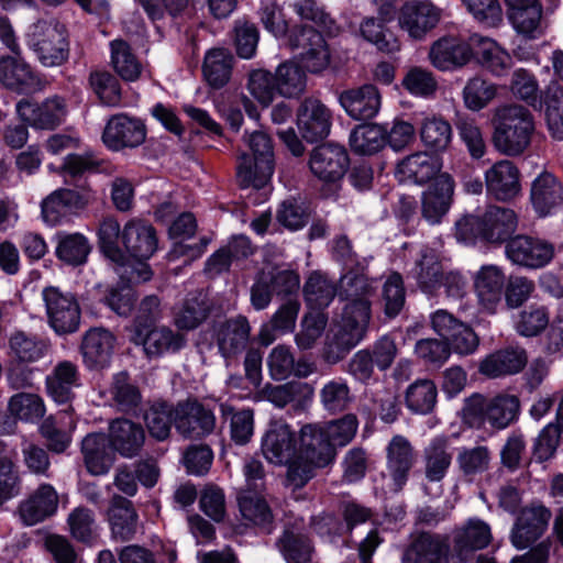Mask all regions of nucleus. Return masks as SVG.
Instances as JSON below:
<instances>
[{"label":"nucleus","mask_w":563,"mask_h":563,"mask_svg":"<svg viewBox=\"0 0 563 563\" xmlns=\"http://www.w3.org/2000/svg\"><path fill=\"white\" fill-rule=\"evenodd\" d=\"M114 451L103 433L87 434L81 442V453L88 472L95 476L107 474L114 463Z\"/></svg>","instance_id":"obj_32"},{"label":"nucleus","mask_w":563,"mask_h":563,"mask_svg":"<svg viewBox=\"0 0 563 563\" xmlns=\"http://www.w3.org/2000/svg\"><path fill=\"white\" fill-rule=\"evenodd\" d=\"M74 428L75 422L71 416L64 412L46 418L40 426V433L46 440L51 451L62 453L71 442V431Z\"/></svg>","instance_id":"obj_43"},{"label":"nucleus","mask_w":563,"mask_h":563,"mask_svg":"<svg viewBox=\"0 0 563 563\" xmlns=\"http://www.w3.org/2000/svg\"><path fill=\"white\" fill-rule=\"evenodd\" d=\"M496 93L497 88L494 84L481 77H473L463 89V99L466 108L479 111L496 97Z\"/></svg>","instance_id":"obj_63"},{"label":"nucleus","mask_w":563,"mask_h":563,"mask_svg":"<svg viewBox=\"0 0 563 563\" xmlns=\"http://www.w3.org/2000/svg\"><path fill=\"white\" fill-rule=\"evenodd\" d=\"M278 547L287 563H313V547L301 532L286 530Z\"/></svg>","instance_id":"obj_49"},{"label":"nucleus","mask_w":563,"mask_h":563,"mask_svg":"<svg viewBox=\"0 0 563 563\" xmlns=\"http://www.w3.org/2000/svg\"><path fill=\"white\" fill-rule=\"evenodd\" d=\"M16 112L22 121L36 129H53L58 125L66 114L65 102L59 97L35 104L22 100L16 104Z\"/></svg>","instance_id":"obj_26"},{"label":"nucleus","mask_w":563,"mask_h":563,"mask_svg":"<svg viewBox=\"0 0 563 563\" xmlns=\"http://www.w3.org/2000/svg\"><path fill=\"white\" fill-rule=\"evenodd\" d=\"M108 441L112 451L122 457L132 459L139 455L144 445L145 431L132 420L115 419L110 424Z\"/></svg>","instance_id":"obj_28"},{"label":"nucleus","mask_w":563,"mask_h":563,"mask_svg":"<svg viewBox=\"0 0 563 563\" xmlns=\"http://www.w3.org/2000/svg\"><path fill=\"white\" fill-rule=\"evenodd\" d=\"M11 353L22 362H36L47 351V343L23 331L14 332L9 341Z\"/></svg>","instance_id":"obj_59"},{"label":"nucleus","mask_w":563,"mask_h":563,"mask_svg":"<svg viewBox=\"0 0 563 563\" xmlns=\"http://www.w3.org/2000/svg\"><path fill=\"white\" fill-rule=\"evenodd\" d=\"M476 55L482 65L496 76H501L511 67V56L495 41L486 37L478 40Z\"/></svg>","instance_id":"obj_51"},{"label":"nucleus","mask_w":563,"mask_h":563,"mask_svg":"<svg viewBox=\"0 0 563 563\" xmlns=\"http://www.w3.org/2000/svg\"><path fill=\"white\" fill-rule=\"evenodd\" d=\"M108 521L115 540H131L137 530V514L132 503L122 496H114L108 509Z\"/></svg>","instance_id":"obj_37"},{"label":"nucleus","mask_w":563,"mask_h":563,"mask_svg":"<svg viewBox=\"0 0 563 563\" xmlns=\"http://www.w3.org/2000/svg\"><path fill=\"white\" fill-rule=\"evenodd\" d=\"M506 276L496 265H483L473 276L474 290L479 307L488 312L496 313L503 306Z\"/></svg>","instance_id":"obj_19"},{"label":"nucleus","mask_w":563,"mask_h":563,"mask_svg":"<svg viewBox=\"0 0 563 563\" xmlns=\"http://www.w3.org/2000/svg\"><path fill=\"white\" fill-rule=\"evenodd\" d=\"M454 188L455 181L453 177L444 172L422 192L421 211L423 218L429 223H439L448 213L452 203Z\"/></svg>","instance_id":"obj_20"},{"label":"nucleus","mask_w":563,"mask_h":563,"mask_svg":"<svg viewBox=\"0 0 563 563\" xmlns=\"http://www.w3.org/2000/svg\"><path fill=\"white\" fill-rule=\"evenodd\" d=\"M443 162L427 151H417L398 162L395 176L399 181L424 185L442 173Z\"/></svg>","instance_id":"obj_18"},{"label":"nucleus","mask_w":563,"mask_h":563,"mask_svg":"<svg viewBox=\"0 0 563 563\" xmlns=\"http://www.w3.org/2000/svg\"><path fill=\"white\" fill-rule=\"evenodd\" d=\"M10 413L20 420L34 422L45 415L43 399L31 393H19L13 395L8 404Z\"/></svg>","instance_id":"obj_61"},{"label":"nucleus","mask_w":563,"mask_h":563,"mask_svg":"<svg viewBox=\"0 0 563 563\" xmlns=\"http://www.w3.org/2000/svg\"><path fill=\"white\" fill-rule=\"evenodd\" d=\"M551 511L543 505H531L521 510L511 530V543L523 550L536 542L547 531Z\"/></svg>","instance_id":"obj_17"},{"label":"nucleus","mask_w":563,"mask_h":563,"mask_svg":"<svg viewBox=\"0 0 563 563\" xmlns=\"http://www.w3.org/2000/svg\"><path fill=\"white\" fill-rule=\"evenodd\" d=\"M360 32L365 41L375 45L382 52L390 54L400 49L397 37L385 29L383 22L375 18H366L360 25Z\"/></svg>","instance_id":"obj_62"},{"label":"nucleus","mask_w":563,"mask_h":563,"mask_svg":"<svg viewBox=\"0 0 563 563\" xmlns=\"http://www.w3.org/2000/svg\"><path fill=\"white\" fill-rule=\"evenodd\" d=\"M437 401V387L428 379H419L412 383L406 391V405L416 413L430 412Z\"/></svg>","instance_id":"obj_60"},{"label":"nucleus","mask_w":563,"mask_h":563,"mask_svg":"<svg viewBox=\"0 0 563 563\" xmlns=\"http://www.w3.org/2000/svg\"><path fill=\"white\" fill-rule=\"evenodd\" d=\"M310 394L308 384L290 382L283 385H266L256 396L258 400H267L277 408H285L289 404L298 401L305 393Z\"/></svg>","instance_id":"obj_58"},{"label":"nucleus","mask_w":563,"mask_h":563,"mask_svg":"<svg viewBox=\"0 0 563 563\" xmlns=\"http://www.w3.org/2000/svg\"><path fill=\"white\" fill-rule=\"evenodd\" d=\"M442 273L439 253L431 247H422L409 269V274L417 280L419 287L430 294L440 287Z\"/></svg>","instance_id":"obj_36"},{"label":"nucleus","mask_w":563,"mask_h":563,"mask_svg":"<svg viewBox=\"0 0 563 563\" xmlns=\"http://www.w3.org/2000/svg\"><path fill=\"white\" fill-rule=\"evenodd\" d=\"M492 462V452L486 445L463 446L456 454V464L463 476L474 478L485 473Z\"/></svg>","instance_id":"obj_50"},{"label":"nucleus","mask_w":563,"mask_h":563,"mask_svg":"<svg viewBox=\"0 0 563 563\" xmlns=\"http://www.w3.org/2000/svg\"><path fill=\"white\" fill-rule=\"evenodd\" d=\"M555 254L554 245L526 235L511 239L506 245L508 260L528 269L543 268L551 263Z\"/></svg>","instance_id":"obj_12"},{"label":"nucleus","mask_w":563,"mask_h":563,"mask_svg":"<svg viewBox=\"0 0 563 563\" xmlns=\"http://www.w3.org/2000/svg\"><path fill=\"white\" fill-rule=\"evenodd\" d=\"M548 129L555 140H563V88L551 82L543 93Z\"/></svg>","instance_id":"obj_47"},{"label":"nucleus","mask_w":563,"mask_h":563,"mask_svg":"<svg viewBox=\"0 0 563 563\" xmlns=\"http://www.w3.org/2000/svg\"><path fill=\"white\" fill-rule=\"evenodd\" d=\"M375 286L365 275L345 274L340 282L339 298L344 301L332 339L325 344L324 358L331 364L341 361L366 335L371 320V298Z\"/></svg>","instance_id":"obj_2"},{"label":"nucleus","mask_w":563,"mask_h":563,"mask_svg":"<svg viewBox=\"0 0 563 563\" xmlns=\"http://www.w3.org/2000/svg\"><path fill=\"white\" fill-rule=\"evenodd\" d=\"M115 345V336L103 328L88 330L80 351L85 365L90 369L104 368L110 364Z\"/></svg>","instance_id":"obj_27"},{"label":"nucleus","mask_w":563,"mask_h":563,"mask_svg":"<svg viewBox=\"0 0 563 563\" xmlns=\"http://www.w3.org/2000/svg\"><path fill=\"white\" fill-rule=\"evenodd\" d=\"M528 363V356L521 347H507L495 351L484 357L478 371L489 378H498L520 373Z\"/></svg>","instance_id":"obj_31"},{"label":"nucleus","mask_w":563,"mask_h":563,"mask_svg":"<svg viewBox=\"0 0 563 563\" xmlns=\"http://www.w3.org/2000/svg\"><path fill=\"white\" fill-rule=\"evenodd\" d=\"M492 541V531L485 521L472 518L452 532V551L466 560L474 551L486 548Z\"/></svg>","instance_id":"obj_24"},{"label":"nucleus","mask_w":563,"mask_h":563,"mask_svg":"<svg viewBox=\"0 0 563 563\" xmlns=\"http://www.w3.org/2000/svg\"><path fill=\"white\" fill-rule=\"evenodd\" d=\"M471 57V46L453 36L439 38L431 45L429 52L431 64L442 71L461 68L470 62Z\"/></svg>","instance_id":"obj_29"},{"label":"nucleus","mask_w":563,"mask_h":563,"mask_svg":"<svg viewBox=\"0 0 563 563\" xmlns=\"http://www.w3.org/2000/svg\"><path fill=\"white\" fill-rule=\"evenodd\" d=\"M243 140L250 153L240 156L238 180L244 188H262L274 173V148L272 139L263 131L245 132Z\"/></svg>","instance_id":"obj_5"},{"label":"nucleus","mask_w":563,"mask_h":563,"mask_svg":"<svg viewBox=\"0 0 563 563\" xmlns=\"http://www.w3.org/2000/svg\"><path fill=\"white\" fill-rule=\"evenodd\" d=\"M422 144L432 152L442 153L452 142L451 124L440 115L431 114L422 119L419 128Z\"/></svg>","instance_id":"obj_42"},{"label":"nucleus","mask_w":563,"mask_h":563,"mask_svg":"<svg viewBox=\"0 0 563 563\" xmlns=\"http://www.w3.org/2000/svg\"><path fill=\"white\" fill-rule=\"evenodd\" d=\"M517 223V214L512 209L489 206L481 214L460 219L455 225V235L463 243H473L478 239L501 243L516 231Z\"/></svg>","instance_id":"obj_4"},{"label":"nucleus","mask_w":563,"mask_h":563,"mask_svg":"<svg viewBox=\"0 0 563 563\" xmlns=\"http://www.w3.org/2000/svg\"><path fill=\"white\" fill-rule=\"evenodd\" d=\"M520 402L517 396L500 394L490 399L474 396L465 408V415L472 423L488 422L496 429H505L512 423L519 413Z\"/></svg>","instance_id":"obj_8"},{"label":"nucleus","mask_w":563,"mask_h":563,"mask_svg":"<svg viewBox=\"0 0 563 563\" xmlns=\"http://www.w3.org/2000/svg\"><path fill=\"white\" fill-rule=\"evenodd\" d=\"M146 139V126L142 120L125 113L112 115L103 130L102 141L111 151L135 148Z\"/></svg>","instance_id":"obj_11"},{"label":"nucleus","mask_w":563,"mask_h":563,"mask_svg":"<svg viewBox=\"0 0 563 563\" xmlns=\"http://www.w3.org/2000/svg\"><path fill=\"white\" fill-rule=\"evenodd\" d=\"M46 386L56 402L69 401L74 396V389L80 386L78 367L69 361L58 363L46 377Z\"/></svg>","instance_id":"obj_39"},{"label":"nucleus","mask_w":563,"mask_h":563,"mask_svg":"<svg viewBox=\"0 0 563 563\" xmlns=\"http://www.w3.org/2000/svg\"><path fill=\"white\" fill-rule=\"evenodd\" d=\"M111 64L118 75L128 81L136 80L142 71V65L133 54L130 45L123 40L110 42Z\"/></svg>","instance_id":"obj_48"},{"label":"nucleus","mask_w":563,"mask_h":563,"mask_svg":"<svg viewBox=\"0 0 563 563\" xmlns=\"http://www.w3.org/2000/svg\"><path fill=\"white\" fill-rule=\"evenodd\" d=\"M277 92L285 98H297L306 89V74L294 63L278 66L275 75Z\"/></svg>","instance_id":"obj_54"},{"label":"nucleus","mask_w":563,"mask_h":563,"mask_svg":"<svg viewBox=\"0 0 563 563\" xmlns=\"http://www.w3.org/2000/svg\"><path fill=\"white\" fill-rule=\"evenodd\" d=\"M299 454L306 462L318 468H323L334 462L336 450L324 437L319 424L310 423L300 429Z\"/></svg>","instance_id":"obj_25"},{"label":"nucleus","mask_w":563,"mask_h":563,"mask_svg":"<svg viewBox=\"0 0 563 563\" xmlns=\"http://www.w3.org/2000/svg\"><path fill=\"white\" fill-rule=\"evenodd\" d=\"M89 252L88 240L80 233L59 234L57 236L56 255L69 265L85 263Z\"/></svg>","instance_id":"obj_57"},{"label":"nucleus","mask_w":563,"mask_h":563,"mask_svg":"<svg viewBox=\"0 0 563 563\" xmlns=\"http://www.w3.org/2000/svg\"><path fill=\"white\" fill-rule=\"evenodd\" d=\"M47 323L57 335H67L79 330L81 310L77 298L58 287L42 290Z\"/></svg>","instance_id":"obj_7"},{"label":"nucleus","mask_w":563,"mask_h":563,"mask_svg":"<svg viewBox=\"0 0 563 563\" xmlns=\"http://www.w3.org/2000/svg\"><path fill=\"white\" fill-rule=\"evenodd\" d=\"M318 424L335 450L336 446L347 445L354 439L358 429V420L353 413Z\"/></svg>","instance_id":"obj_56"},{"label":"nucleus","mask_w":563,"mask_h":563,"mask_svg":"<svg viewBox=\"0 0 563 563\" xmlns=\"http://www.w3.org/2000/svg\"><path fill=\"white\" fill-rule=\"evenodd\" d=\"M386 145V129L378 124L360 125L350 134L351 150L360 155H372Z\"/></svg>","instance_id":"obj_46"},{"label":"nucleus","mask_w":563,"mask_h":563,"mask_svg":"<svg viewBox=\"0 0 563 563\" xmlns=\"http://www.w3.org/2000/svg\"><path fill=\"white\" fill-rule=\"evenodd\" d=\"M319 396L323 409L330 413L345 410L353 400L350 386L343 378L327 382L320 389Z\"/></svg>","instance_id":"obj_55"},{"label":"nucleus","mask_w":563,"mask_h":563,"mask_svg":"<svg viewBox=\"0 0 563 563\" xmlns=\"http://www.w3.org/2000/svg\"><path fill=\"white\" fill-rule=\"evenodd\" d=\"M297 444L292 427L283 420H273L262 435L261 451L268 463L286 465L299 454Z\"/></svg>","instance_id":"obj_9"},{"label":"nucleus","mask_w":563,"mask_h":563,"mask_svg":"<svg viewBox=\"0 0 563 563\" xmlns=\"http://www.w3.org/2000/svg\"><path fill=\"white\" fill-rule=\"evenodd\" d=\"M250 325L245 318L227 321L218 333V345L224 357L232 356L246 346Z\"/></svg>","instance_id":"obj_45"},{"label":"nucleus","mask_w":563,"mask_h":563,"mask_svg":"<svg viewBox=\"0 0 563 563\" xmlns=\"http://www.w3.org/2000/svg\"><path fill=\"white\" fill-rule=\"evenodd\" d=\"M423 472L429 482L440 483L448 474L453 451L448 438L437 437L423 449Z\"/></svg>","instance_id":"obj_33"},{"label":"nucleus","mask_w":563,"mask_h":563,"mask_svg":"<svg viewBox=\"0 0 563 563\" xmlns=\"http://www.w3.org/2000/svg\"><path fill=\"white\" fill-rule=\"evenodd\" d=\"M174 426L184 438L201 439L213 432L216 416L199 401L186 400L174 408Z\"/></svg>","instance_id":"obj_10"},{"label":"nucleus","mask_w":563,"mask_h":563,"mask_svg":"<svg viewBox=\"0 0 563 563\" xmlns=\"http://www.w3.org/2000/svg\"><path fill=\"white\" fill-rule=\"evenodd\" d=\"M415 463L413 448L402 435H395L386 448L388 488L398 493L406 485Z\"/></svg>","instance_id":"obj_14"},{"label":"nucleus","mask_w":563,"mask_h":563,"mask_svg":"<svg viewBox=\"0 0 563 563\" xmlns=\"http://www.w3.org/2000/svg\"><path fill=\"white\" fill-rule=\"evenodd\" d=\"M493 124V143L500 154L517 157L530 147L536 123L532 113L526 107L504 104L496 108Z\"/></svg>","instance_id":"obj_3"},{"label":"nucleus","mask_w":563,"mask_h":563,"mask_svg":"<svg viewBox=\"0 0 563 563\" xmlns=\"http://www.w3.org/2000/svg\"><path fill=\"white\" fill-rule=\"evenodd\" d=\"M208 317V306L201 295L191 296L175 310L174 323L180 330H194Z\"/></svg>","instance_id":"obj_52"},{"label":"nucleus","mask_w":563,"mask_h":563,"mask_svg":"<svg viewBox=\"0 0 563 563\" xmlns=\"http://www.w3.org/2000/svg\"><path fill=\"white\" fill-rule=\"evenodd\" d=\"M87 200L71 189H57L42 202L43 220L49 225H56L68 212L81 209Z\"/></svg>","instance_id":"obj_38"},{"label":"nucleus","mask_w":563,"mask_h":563,"mask_svg":"<svg viewBox=\"0 0 563 563\" xmlns=\"http://www.w3.org/2000/svg\"><path fill=\"white\" fill-rule=\"evenodd\" d=\"M448 552L449 544L443 537L421 533L404 552L402 563H441Z\"/></svg>","instance_id":"obj_35"},{"label":"nucleus","mask_w":563,"mask_h":563,"mask_svg":"<svg viewBox=\"0 0 563 563\" xmlns=\"http://www.w3.org/2000/svg\"><path fill=\"white\" fill-rule=\"evenodd\" d=\"M347 167L349 156L343 146L323 144L310 154V172L323 183H336L345 175Z\"/></svg>","instance_id":"obj_15"},{"label":"nucleus","mask_w":563,"mask_h":563,"mask_svg":"<svg viewBox=\"0 0 563 563\" xmlns=\"http://www.w3.org/2000/svg\"><path fill=\"white\" fill-rule=\"evenodd\" d=\"M25 43L38 62L46 67L64 64L69 55L66 26L57 20H38L29 25Z\"/></svg>","instance_id":"obj_6"},{"label":"nucleus","mask_w":563,"mask_h":563,"mask_svg":"<svg viewBox=\"0 0 563 563\" xmlns=\"http://www.w3.org/2000/svg\"><path fill=\"white\" fill-rule=\"evenodd\" d=\"M440 21V10L429 2L405 3L398 14V24L411 38L421 40Z\"/></svg>","instance_id":"obj_23"},{"label":"nucleus","mask_w":563,"mask_h":563,"mask_svg":"<svg viewBox=\"0 0 563 563\" xmlns=\"http://www.w3.org/2000/svg\"><path fill=\"white\" fill-rule=\"evenodd\" d=\"M57 505L56 490L49 484H44L21 504L20 517L26 526H34L52 516L56 511Z\"/></svg>","instance_id":"obj_34"},{"label":"nucleus","mask_w":563,"mask_h":563,"mask_svg":"<svg viewBox=\"0 0 563 563\" xmlns=\"http://www.w3.org/2000/svg\"><path fill=\"white\" fill-rule=\"evenodd\" d=\"M132 340L135 344L143 346L148 357L178 352L186 344L183 334L174 332L167 327L154 328L148 331L135 329Z\"/></svg>","instance_id":"obj_30"},{"label":"nucleus","mask_w":563,"mask_h":563,"mask_svg":"<svg viewBox=\"0 0 563 563\" xmlns=\"http://www.w3.org/2000/svg\"><path fill=\"white\" fill-rule=\"evenodd\" d=\"M233 56L225 48H212L208 51L203 62V76L207 82L216 88L225 86L231 77Z\"/></svg>","instance_id":"obj_44"},{"label":"nucleus","mask_w":563,"mask_h":563,"mask_svg":"<svg viewBox=\"0 0 563 563\" xmlns=\"http://www.w3.org/2000/svg\"><path fill=\"white\" fill-rule=\"evenodd\" d=\"M100 249L117 264L119 277L129 283H143L152 277V271L145 262L157 249L155 229L137 219L130 220L120 229L113 218L104 219L99 228Z\"/></svg>","instance_id":"obj_1"},{"label":"nucleus","mask_w":563,"mask_h":563,"mask_svg":"<svg viewBox=\"0 0 563 563\" xmlns=\"http://www.w3.org/2000/svg\"><path fill=\"white\" fill-rule=\"evenodd\" d=\"M0 82L10 89L26 91L37 85V79L31 66L14 54L0 58Z\"/></svg>","instance_id":"obj_41"},{"label":"nucleus","mask_w":563,"mask_h":563,"mask_svg":"<svg viewBox=\"0 0 563 563\" xmlns=\"http://www.w3.org/2000/svg\"><path fill=\"white\" fill-rule=\"evenodd\" d=\"M338 100L345 113L358 121L373 119L382 106L380 92L371 84L343 90Z\"/></svg>","instance_id":"obj_22"},{"label":"nucleus","mask_w":563,"mask_h":563,"mask_svg":"<svg viewBox=\"0 0 563 563\" xmlns=\"http://www.w3.org/2000/svg\"><path fill=\"white\" fill-rule=\"evenodd\" d=\"M331 110L319 99H303L297 111V128L307 142H317L330 134Z\"/></svg>","instance_id":"obj_13"},{"label":"nucleus","mask_w":563,"mask_h":563,"mask_svg":"<svg viewBox=\"0 0 563 563\" xmlns=\"http://www.w3.org/2000/svg\"><path fill=\"white\" fill-rule=\"evenodd\" d=\"M486 191L500 201L516 198L521 191L520 172L508 161L500 159L484 173Z\"/></svg>","instance_id":"obj_21"},{"label":"nucleus","mask_w":563,"mask_h":563,"mask_svg":"<svg viewBox=\"0 0 563 563\" xmlns=\"http://www.w3.org/2000/svg\"><path fill=\"white\" fill-rule=\"evenodd\" d=\"M531 201L540 216H548L562 201V186L550 173L540 174L531 185Z\"/></svg>","instance_id":"obj_40"},{"label":"nucleus","mask_w":563,"mask_h":563,"mask_svg":"<svg viewBox=\"0 0 563 563\" xmlns=\"http://www.w3.org/2000/svg\"><path fill=\"white\" fill-rule=\"evenodd\" d=\"M258 492H241L239 507L242 517L257 526H264L272 521L273 515L266 501Z\"/></svg>","instance_id":"obj_64"},{"label":"nucleus","mask_w":563,"mask_h":563,"mask_svg":"<svg viewBox=\"0 0 563 563\" xmlns=\"http://www.w3.org/2000/svg\"><path fill=\"white\" fill-rule=\"evenodd\" d=\"M220 409L224 418H230L231 439L239 445L246 444L254 433L253 409L247 408L235 411L228 404H221Z\"/></svg>","instance_id":"obj_53"},{"label":"nucleus","mask_w":563,"mask_h":563,"mask_svg":"<svg viewBox=\"0 0 563 563\" xmlns=\"http://www.w3.org/2000/svg\"><path fill=\"white\" fill-rule=\"evenodd\" d=\"M289 42L294 47H301V60L310 73H320L330 64L328 45L319 31L311 26L292 30Z\"/></svg>","instance_id":"obj_16"}]
</instances>
